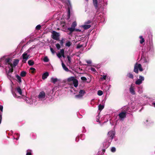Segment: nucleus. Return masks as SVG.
<instances>
[{"label": "nucleus", "instance_id": "8", "mask_svg": "<svg viewBox=\"0 0 155 155\" xmlns=\"http://www.w3.org/2000/svg\"><path fill=\"white\" fill-rule=\"evenodd\" d=\"M10 66L11 67V68H10L9 70L7 72V75L8 76L11 77V74L13 71V65L12 64H10Z\"/></svg>", "mask_w": 155, "mask_h": 155}, {"label": "nucleus", "instance_id": "21", "mask_svg": "<svg viewBox=\"0 0 155 155\" xmlns=\"http://www.w3.org/2000/svg\"><path fill=\"white\" fill-rule=\"evenodd\" d=\"M67 29L70 31V33L69 34H70L74 31L75 28L71 27L68 28Z\"/></svg>", "mask_w": 155, "mask_h": 155}, {"label": "nucleus", "instance_id": "38", "mask_svg": "<svg viewBox=\"0 0 155 155\" xmlns=\"http://www.w3.org/2000/svg\"><path fill=\"white\" fill-rule=\"evenodd\" d=\"M107 76V75H104L101 78V80H105L106 79Z\"/></svg>", "mask_w": 155, "mask_h": 155}, {"label": "nucleus", "instance_id": "48", "mask_svg": "<svg viewBox=\"0 0 155 155\" xmlns=\"http://www.w3.org/2000/svg\"><path fill=\"white\" fill-rule=\"evenodd\" d=\"M57 56H58V57L60 58L61 57V52L59 53H58L57 54Z\"/></svg>", "mask_w": 155, "mask_h": 155}, {"label": "nucleus", "instance_id": "3", "mask_svg": "<svg viewBox=\"0 0 155 155\" xmlns=\"http://www.w3.org/2000/svg\"><path fill=\"white\" fill-rule=\"evenodd\" d=\"M51 33L52 34L51 37L53 39L57 41L59 40L60 36L59 33L54 31H52Z\"/></svg>", "mask_w": 155, "mask_h": 155}, {"label": "nucleus", "instance_id": "11", "mask_svg": "<svg viewBox=\"0 0 155 155\" xmlns=\"http://www.w3.org/2000/svg\"><path fill=\"white\" fill-rule=\"evenodd\" d=\"M19 60L17 59H15L14 60L13 65V67H15L18 64Z\"/></svg>", "mask_w": 155, "mask_h": 155}, {"label": "nucleus", "instance_id": "36", "mask_svg": "<svg viewBox=\"0 0 155 155\" xmlns=\"http://www.w3.org/2000/svg\"><path fill=\"white\" fill-rule=\"evenodd\" d=\"M71 45V43L70 41H68L65 44V45L66 46H68V47H69Z\"/></svg>", "mask_w": 155, "mask_h": 155}, {"label": "nucleus", "instance_id": "4", "mask_svg": "<svg viewBox=\"0 0 155 155\" xmlns=\"http://www.w3.org/2000/svg\"><path fill=\"white\" fill-rule=\"evenodd\" d=\"M66 4L68 6V18L67 19H69L70 16V8L71 7V5L70 1L69 0H67L66 1Z\"/></svg>", "mask_w": 155, "mask_h": 155}, {"label": "nucleus", "instance_id": "50", "mask_svg": "<svg viewBox=\"0 0 155 155\" xmlns=\"http://www.w3.org/2000/svg\"><path fill=\"white\" fill-rule=\"evenodd\" d=\"M86 62L88 64H90L91 63V61L90 60H87V61H86Z\"/></svg>", "mask_w": 155, "mask_h": 155}, {"label": "nucleus", "instance_id": "52", "mask_svg": "<svg viewBox=\"0 0 155 155\" xmlns=\"http://www.w3.org/2000/svg\"><path fill=\"white\" fill-rule=\"evenodd\" d=\"M91 22V21H90V20H88L85 23H86L87 24H89Z\"/></svg>", "mask_w": 155, "mask_h": 155}, {"label": "nucleus", "instance_id": "12", "mask_svg": "<svg viewBox=\"0 0 155 155\" xmlns=\"http://www.w3.org/2000/svg\"><path fill=\"white\" fill-rule=\"evenodd\" d=\"M11 59L9 58H7L5 59V64L6 65L7 64L10 65V64H12L11 62Z\"/></svg>", "mask_w": 155, "mask_h": 155}, {"label": "nucleus", "instance_id": "40", "mask_svg": "<svg viewBox=\"0 0 155 155\" xmlns=\"http://www.w3.org/2000/svg\"><path fill=\"white\" fill-rule=\"evenodd\" d=\"M81 79L83 81H86L87 80V78L84 77H81Z\"/></svg>", "mask_w": 155, "mask_h": 155}, {"label": "nucleus", "instance_id": "51", "mask_svg": "<svg viewBox=\"0 0 155 155\" xmlns=\"http://www.w3.org/2000/svg\"><path fill=\"white\" fill-rule=\"evenodd\" d=\"M74 31H78V32H81V30L80 29H75Z\"/></svg>", "mask_w": 155, "mask_h": 155}, {"label": "nucleus", "instance_id": "59", "mask_svg": "<svg viewBox=\"0 0 155 155\" xmlns=\"http://www.w3.org/2000/svg\"><path fill=\"white\" fill-rule=\"evenodd\" d=\"M77 138H77H77H76V140H77Z\"/></svg>", "mask_w": 155, "mask_h": 155}, {"label": "nucleus", "instance_id": "18", "mask_svg": "<svg viewBox=\"0 0 155 155\" xmlns=\"http://www.w3.org/2000/svg\"><path fill=\"white\" fill-rule=\"evenodd\" d=\"M127 76L130 78L132 79L134 78V76L130 72L127 73Z\"/></svg>", "mask_w": 155, "mask_h": 155}, {"label": "nucleus", "instance_id": "53", "mask_svg": "<svg viewBox=\"0 0 155 155\" xmlns=\"http://www.w3.org/2000/svg\"><path fill=\"white\" fill-rule=\"evenodd\" d=\"M13 95L15 96V97H16L17 98H19L20 97V96H17L16 95V94L15 93H14V94H13Z\"/></svg>", "mask_w": 155, "mask_h": 155}, {"label": "nucleus", "instance_id": "20", "mask_svg": "<svg viewBox=\"0 0 155 155\" xmlns=\"http://www.w3.org/2000/svg\"><path fill=\"white\" fill-rule=\"evenodd\" d=\"M28 63L30 66H32L34 64V62L32 60H29L28 61Z\"/></svg>", "mask_w": 155, "mask_h": 155}, {"label": "nucleus", "instance_id": "30", "mask_svg": "<svg viewBox=\"0 0 155 155\" xmlns=\"http://www.w3.org/2000/svg\"><path fill=\"white\" fill-rule=\"evenodd\" d=\"M104 107V105H102L101 104H100L98 106V110H99L101 111Z\"/></svg>", "mask_w": 155, "mask_h": 155}, {"label": "nucleus", "instance_id": "35", "mask_svg": "<svg viewBox=\"0 0 155 155\" xmlns=\"http://www.w3.org/2000/svg\"><path fill=\"white\" fill-rule=\"evenodd\" d=\"M103 94V93L102 91L99 90L98 91L97 94L99 96H101Z\"/></svg>", "mask_w": 155, "mask_h": 155}, {"label": "nucleus", "instance_id": "14", "mask_svg": "<svg viewBox=\"0 0 155 155\" xmlns=\"http://www.w3.org/2000/svg\"><path fill=\"white\" fill-rule=\"evenodd\" d=\"M48 75V72H46L42 74V78L43 80H45L47 78Z\"/></svg>", "mask_w": 155, "mask_h": 155}, {"label": "nucleus", "instance_id": "6", "mask_svg": "<svg viewBox=\"0 0 155 155\" xmlns=\"http://www.w3.org/2000/svg\"><path fill=\"white\" fill-rule=\"evenodd\" d=\"M139 79L135 81V84L137 85H139L142 83V81L144 80V78L143 77L140 75L139 77Z\"/></svg>", "mask_w": 155, "mask_h": 155}, {"label": "nucleus", "instance_id": "32", "mask_svg": "<svg viewBox=\"0 0 155 155\" xmlns=\"http://www.w3.org/2000/svg\"><path fill=\"white\" fill-rule=\"evenodd\" d=\"M67 58H68V61L69 63L70 64H71V58L69 55H67Z\"/></svg>", "mask_w": 155, "mask_h": 155}, {"label": "nucleus", "instance_id": "34", "mask_svg": "<svg viewBox=\"0 0 155 155\" xmlns=\"http://www.w3.org/2000/svg\"><path fill=\"white\" fill-rule=\"evenodd\" d=\"M30 70H31V73H34L36 72L35 69L33 68H30Z\"/></svg>", "mask_w": 155, "mask_h": 155}, {"label": "nucleus", "instance_id": "29", "mask_svg": "<svg viewBox=\"0 0 155 155\" xmlns=\"http://www.w3.org/2000/svg\"><path fill=\"white\" fill-rule=\"evenodd\" d=\"M31 152L32 151L31 150H27L26 155H32Z\"/></svg>", "mask_w": 155, "mask_h": 155}, {"label": "nucleus", "instance_id": "9", "mask_svg": "<svg viewBox=\"0 0 155 155\" xmlns=\"http://www.w3.org/2000/svg\"><path fill=\"white\" fill-rule=\"evenodd\" d=\"M118 116L120 119V120H122V119H124L126 117V112H121L118 114Z\"/></svg>", "mask_w": 155, "mask_h": 155}, {"label": "nucleus", "instance_id": "37", "mask_svg": "<svg viewBox=\"0 0 155 155\" xmlns=\"http://www.w3.org/2000/svg\"><path fill=\"white\" fill-rule=\"evenodd\" d=\"M41 26L40 25H38L36 27V29L37 30H39L41 28Z\"/></svg>", "mask_w": 155, "mask_h": 155}, {"label": "nucleus", "instance_id": "5", "mask_svg": "<svg viewBox=\"0 0 155 155\" xmlns=\"http://www.w3.org/2000/svg\"><path fill=\"white\" fill-rule=\"evenodd\" d=\"M29 52V50H28L27 51L24 52L22 54V57L23 58V60L22 62L23 63H26V61L28 59L29 55H27V54Z\"/></svg>", "mask_w": 155, "mask_h": 155}, {"label": "nucleus", "instance_id": "45", "mask_svg": "<svg viewBox=\"0 0 155 155\" xmlns=\"http://www.w3.org/2000/svg\"><path fill=\"white\" fill-rule=\"evenodd\" d=\"M91 70L92 71H93V72H97L96 69L94 68H91Z\"/></svg>", "mask_w": 155, "mask_h": 155}, {"label": "nucleus", "instance_id": "57", "mask_svg": "<svg viewBox=\"0 0 155 155\" xmlns=\"http://www.w3.org/2000/svg\"><path fill=\"white\" fill-rule=\"evenodd\" d=\"M18 138H16V140H18Z\"/></svg>", "mask_w": 155, "mask_h": 155}, {"label": "nucleus", "instance_id": "7", "mask_svg": "<svg viewBox=\"0 0 155 155\" xmlns=\"http://www.w3.org/2000/svg\"><path fill=\"white\" fill-rule=\"evenodd\" d=\"M46 95L44 91H42L39 93L38 95V98L40 99H43L45 98Z\"/></svg>", "mask_w": 155, "mask_h": 155}, {"label": "nucleus", "instance_id": "23", "mask_svg": "<svg viewBox=\"0 0 155 155\" xmlns=\"http://www.w3.org/2000/svg\"><path fill=\"white\" fill-rule=\"evenodd\" d=\"M91 26V25H83V27L84 29H87L90 28Z\"/></svg>", "mask_w": 155, "mask_h": 155}, {"label": "nucleus", "instance_id": "42", "mask_svg": "<svg viewBox=\"0 0 155 155\" xmlns=\"http://www.w3.org/2000/svg\"><path fill=\"white\" fill-rule=\"evenodd\" d=\"M116 148L114 147H112L111 149V152H114L116 151Z\"/></svg>", "mask_w": 155, "mask_h": 155}, {"label": "nucleus", "instance_id": "31", "mask_svg": "<svg viewBox=\"0 0 155 155\" xmlns=\"http://www.w3.org/2000/svg\"><path fill=\"white\" fill-rule=\"evenodd\" d=\"M85 93V91L84 90H80L79 91V94L82 95V96H83Z\"/></svg>", "mask_w": 155, "mask_h": 155}, {"label": "nucleus", "instance_id": "46", "mask_svg": "<svg viewBox=\"0 0 155 155\" xmlns=\"http://www.w3.org/2000/svg\"><path fill=\"white\" fill-rule=\"evenodd\" d=\"M50 50H51V52H52V53L53 54H54V53H55V51H54V50L52 48H50Z\"/></svg>", "mask_w": 155, "mask_h": 155}, {"label": "nucleus", "instance_id": "27", "mask_svg": "<svg viewBox=\"0 0 155 155\" xmlns=\"http://www.w3.org/2000/svg\"><path fill=\"white\" fill-rule=\"evenodd\" d=\"M77 26V23L76 21L73 22L71 25V27L75 28V27Z\"/></svg>", "mask_w": 155, "mask_h": 155}, {"label": "nucleus", "instance_id": "28", "mask_svg": "<svg viewBox=\"0 0 155 155\" xmlns=\"http://www.w3.org/2000/svg\"><path fill=\"white\" fill-rule=\"evenodd\" d=\"M51 81L54 84H55V83L57 81L58 79L57 78H51Z\"/></svg>", "mask_w": 155, "mask_h": 155}, {"label": "nucleus", "instance_id": "17", "mask_svg": "<svg viewBox=\"0 0 155 155\" xmlns=\"http://www.w3.org/2000/svg\"><path fill=\"white\" fill-rule=\"evenodd\" d=\"M16 90L17 92L19 94L22 95V90L19 87H18L16 88Z\"/></svg>", "mask_w": 155, "mask_h": 155}, {"label": "nucleus", "instance_id": "55", "mask_svg": "<svg viewBox=\"0 0 155 155\" xmlns=\"http://www.w3.org/2000/svg\"><path fill=\"white\" fill-rule=\"evenodd\" d=\"M105 149H103L102 150V152H103V153H104L105 152Z\"/></svg>", "mask_w": 155, "mask_h": 155}, {"label": "nucleus", "instance_id": "25", "mask_svg": "<svg viewBox=\"0 0 155 155\" xmlns=\"http://www.w3.org/2000/svg\"><path fill=\"white\" fill-rule=\"evenodd\" d=\"M139 38L140 39H141V40L140 41V44H142L145 41L144 39L143 38V37L142 36H140Z\"/></svg>", "mask_w": 155, "mask_h": 155}, {"label": "nucleus", "instance_id": "56", "mask_svg": "<svg viewBox=\"0 0 155 155\" xmlns=\"http://www.w3.org/2000/svg\"><path fill=\"white\" fill-rule=\"evenodd\" d=\"M87 2H88V0H85Z\"/></svg>", "mask_w": 155, "mask_h": 155}, {"label": "nucleus", "instance_id": "26", "mask_svg": "<svg viewBox=\"0 0 155 155\" xmlns=\"http://www.w3.org/2000/svg\"><path fill=\"white\" fill-rule=\"evenodd\" d=\"M60 52L61 55V56H62L64 58V49H61L60 50Z\"/></svg>", "mask_w": 155, "mask_h": 155}, {"label": "nucleus", "instance_id": "13", "mask_svg": "<svg viewBox=\"0 0 155 155\" xmlns=\"http://www.w3.org/2000/svg\"><path fill=\"white\" fill-rule=\"evenodd\" d=\"M73 83L75 87H76L78 86V80L75 78L73 81Z\"/></svg>", "mask_w": 155, "mask_h": 155}, {"label": "nucleus", "instance_id": "47", "mask_svg": "<svg viewBox=\"0 0 155 155\" xmlns=\"http://www.w3.org/2000/svg\"><path fill=\"white\" fill-rule=\"evenodd\" d=\"M3 107L2 105H0V110H1V112H0L2 113L3 112Z\"/></svg>", "mask_w": 155, "mask_h": 155}, {"label": "nucleus", "instance_id": "49", "mask_svg": "<svg viewBox=\"0 0 155 155\" xmlns=\"http://www.w3.org/2000/svg\"><path fill=\"white\" fill-rule=\"evenodd\" d=\"M60 44L61 45H63V44L64 43V41H63V39L62 40H61L60 41Z\"/></svg>", "mask_w": 155, "mask_h": 155}, {"label": "nucleus", "instance_id": "19", "mask_svg": "<svg viewBox=\"0 0 155 155\" xmlns=\"http://www.w3.org/2000/svg\"><path fill=\"white\" fill-rule=\"evenodd\" d=\"M75 78L74 77H71L68 79L67 81L68 82H70L71 81H73Z\"/></svg>", "mask_w": 155, "mask_h": 155}, {"label": "nucleus", "instance_id": "54", "mask_svg": "<svg viewBox=\"0 0 155 155\" xmlns=\"http://www.w3.org/2000/svg\"><path fill=\"white\" fill-rule=\"evenodd\" d=\"M152 104L155 107V103H153Z\"/></svg>", "mask_w": 155, "mask_h": 155}, {"label": "nucleus", "instance_id": "24", "mask_svg": "<svg viewBox=\"0 0 155 155\" xmlns=\"http://www.w3.org/2000/svg\"><path fill=\"white\" fill-rule=\"evenodd\" d=\"M16 77L18 80V81L19 83H21V77L18 75H16Z\"/></svg>", "mask_w": 155, "mask_h": 155}, {"label": "nucleus", "instance_id": "43", "mask_svg": "<svg viewBox=\"0 0 155 155\" xmlns=\"http://www.w3.org/2000/svg\"><path fill=\"white\" fill-rule=\"evenodd\" d=\"M56 48L58 50L61 47L60 45L58 43L56 44Z\"/></svg>", "mask_w": 155, "mask_h": 155}, {"label": "nucleus", "instance_id": "1", "mask_svg": "<svg viewBox=\"0 0 155 155\" xmlns=\"http://www.w3.org/2000/svg\"><path fill=\"white\" fill-rule=\"evenodd\" d=\"M138 70L140 71H142L143 70L140 64L136 63L134 65V71L136 74H138Z\"/></svg>", "mask_w": 155, "mask_h": 155}, {"label": "nucleus", "instance_id": "39", "mask_svg": "<svg viewBox=\"0 0 155 155\" xmlns=\"http://www.w3.org/2000/svg\"><path fill=\"white\" fill-rule=\"evenodd\" d=\"M83 45H80V44H78L77 46V48H80L83 46Z\"/></svg>", "mask_w": 155, "mask_h": 155}, {"label": "nucleus", "instance_id": "22", "mask_svg": "<svg viewBox=\"0 0 155 155\" xmlns=\"http://www.w3.org/2000/svg\"><path fill=\"white\" fill-rule=\"evenodd\" d=\"M26 72L24 71H22L20 73V76L22 77H24L26 76Z\"/></svg>", "mask_w": 155, "mask_h": 155}, {"label": "nucleus", "instance_id": "41", "mask_svg": "<svg viewBox=\"0 0 155 155\" xmlns=\"http://www.w3.org/2000/svg\"><path fill=\"white\" fill-rule=\"evenodd\" d=\"M2 120V114L0 112V124H1Z\"/></svg>", "mask_w": 155, "mask_h": 155}, {"label": "nucleus", "instance_id": "10", "mask_svg": "<svg viewBox=\"0 0 155 155\" xmlns=\"http://www.w3.org/2000/svg\"><path fill=\"white\" fill-rule=\"evenodd\" d=\"M93 4L95 8L96 9H98V5L97 0H92Z\"/></svg>", "mask_w": 155, "mask_h": 155}, {"label": "nucleus", "instance_id": "2", "mask_svg": "<svg viewBox=\"0 0 155 155\" xmlns=\"http://www.w3.org/2000/svg\"><path fill=\"white\" fill-rule=\"evenodd\" d=\"M114 131L111 130L109 131L107 134V141L109 143L111 142L114 138Z\"/></svg>", "mask_w": 155, "mask_h": 155}, {"label": "nucleus", "instance_id": "16", "mask_svg": "<svg viewBox=\"0 0 155 155\" xmlns=\"http://www.w3.org/2000/svg\"><path fill=\"white\" fill-rule=\"evenodd\" d=\"M130 91V93L133 94H135V91L134 90V87L131 86L129 89Z\"/></svg>", "mask_w": 155, "mask_h": 155}, {"label": "nucleus", "instance_id": "58", "mask_svg": "<svg viewBox=\"0 0 155 155\" xmlns=\"http://www.w3.org/2000/svg\"><path fill=\"white\" fill-rule=\"evenodd\" d=\"M148 120H146V122H148Z\"/></svg>", "mask_w": 155, "mask_h": 155}, {"label": "nucleus", "instance_id": "44", "mask_svg": "<svg viewBox=\"0 0 155 155\" xmlns=\"http://www.w3.org/2000/svg\"><path fill=\"white\" fill-rule=\"evenodd\" d=\"M82 96L80 95V94L78 95H75V97L77 98H80L82 97Z\"/></svg>", "mask_w": 155, "mask_h": 155}, {"label": "nucleus", "instance_id": "15", "mask_svg": "<svg viewBox=\"0 0 155 155\" xmlns=\"http://www.w3.org/2000/svg\"><path fill=\"white\" fill-rule=\"evenodd\" d=\"M61 64L63 69L65 71L67 72H68L69 71V70L68 69V68L65 66V65L64 64L62 61Z\"/></svg>", "mask_w": 155, "mask_h": 155}, {"label": "nucleus", "instance_id": "33", "mask_svg": "<svg viewBox=\"0 0 155 155\" xmlns=\"http://www.w3.org/2000/svg\"><path fill=\"white\" fill-rule=\"evenodd\" d=\"M43 61L45 62H48L49 61V59L47 56L44 57Z\"/></svg>", "mask_w": 155, "mask_h": 155}]
</instances>
